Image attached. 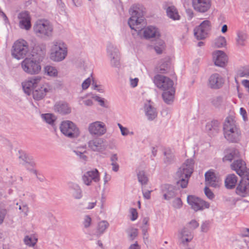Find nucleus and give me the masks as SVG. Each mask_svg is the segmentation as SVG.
Returning a JSON list of instances; mask_svg holds the SVG:
<instances>
[{
    "label": "nucleus",
    "mask_w": 249,
    "mask_h": 249,
    "mask_svg": "<svg viewBox=\"0 0 249 249\" xmlns=\"http://www.w3.org/2000/svg\"><path fill=\"white\" fill-rule=\"evenodd\" d=\"M88 131L91 135L100 137L106 133L107 128L103 122L95 121L89 124Z\"/></svg>",
    "instance_id": "nucleus-13"
},
{
    "label": "nucleus",
    "mask_w": 249,
    "mask_h": 249,
    "mask_svg": "<svg viewBox=\"0 0 249 249\" xmlns=\"http://www.w3.org/2000/svg\"><path fill=\"white\" fill-rule=\"evenodd\" d=\"M204 192L206 196L210 199H212L214 197V195L211 190L206 187L204 189Z\"/></svg>",
    "instance_id": "nucleus-56"
},
{
    "label": "nucleus",
    "mask_w": 249,
    "mask_h": 249,
    "mask_svg": "<svg viewBox=\"0 0 249 249\" xmlns=\"http://www.w3.org/2000/svg\"><path fill=\"white\" fill-rule=\"evenodd\" d=\"M240 235L242 237H249V229L243 228L241 230Z\"/></svg>",
    "instance_id": "nucleus-59"
},
{
    "label": "nucleus",
    "mask_w": 249,
    "mask_h": 249,
    "mask_svg": "<svg viewBox=\"0 0 249 249\" xmlns=\"http://www.w3.org/2000/svg\"><path fill=\"white\" fill-rule=\"evenodd\" d=\"M223 131L225 138L232 142H238L241 138V132L236 122L231 117L226 118L223 124Z\"/></svg>",
    "instance_id": "nucleus-5"
},
{
    "label": "nucleus",
    "mask_w": 249,
    "mask_h": 249,
    "mask_svg": "<svg viewBox=\"0 0 249 249\" xmlns=\"http://www.w3.org/2000/svg\"><path fill=\"white\" fill-rule=\"evenodd\" d=\"M34 31L36 36L43 37L51 36L53 26L47 20H38L34 25Z\"/></svg>",
    "instance_id": "nucleus-7"
},
{
    "label": "nucleus",
    "mask_w": 249,
    "mask_h": 249,
    "mask_svg": "<svg viewBox=\"0 0 249 249\" xmlns=\"http://www.w3.org/2000/svg\"><path fill=\"white\" fill-rule=\"evenodd\" d=\"M41 61L32 58H26L21 63V67L26 73L31 74H36L41 70Z\"/></svg>",
    "instance_id": "nucleus-8"
},
{
    "label": "nucleus",
    "mask_w": 249,
    "mask_h": 249,
    "mask_svg": "<svg viewBox=\"0 0 249 249\" xmlns=\"http://www.w3.org/2000/svg\"><path fill=\"white\" fill-rule=\"evenodd\" d=\"M155 85L163 90H168L173 88V81L169 78L160 74L156 75L153 79Z\"/></svg>",
    "instance_id": "nucleus-11"
},
{
    "label": "nucleus",
    "mask_w": 249,
    "mask_h": 249,
    "mask_svg": "<svg viewBox=\"0 0 249 249\" xmlns=\"http://www.w3.org/2000/svg\"><path fill=\"white\" fill-rule=\"evenodd\" d=\"M69 188L72 196L75 199H80L82 197V192L79 186L74 183L69 184Z\"/></svg>",
    "instance_id": "nucleus-29"
},
{
    "label": "nucleus",
    "mask_w": 249,
    "mask_h": 249,
    "mask_svg": "<svg viewBox=\"0 0 249 249\" xmlns=\"http://www.w3.org/2000/svg\"><path fill=\"white\" fill-rule=\"evenodd\" d=\"M84 183L87 185H90L92 181L98 182L100 180L99 173L96 169L86 172L82 177Z\"/></svg>",
    "instance_id": "nucleus-20"
},
{
    "label": "nucleus",
    "mask_w": 249,
    "mask_h": 249,
    "mask_svg": "<svg viewBox=\"0 0 249 249\" xmlns=\"http://www.w3.org/2000/svg\"><path fill=\"white\" fill-rule=\"evenodd\" d=\"M209 222L205 221L203 222L201 226V231L202 232H206L209 229Z\"/></svg>",
    "instance_id": "nucleus-55"
},
{
    "label": "nucleus",
    "mask_w": 249,
    "mask_h": 249,
    "mask_svg": "<svg viewBox=\"0 0 249 249\" xmlns=\"http://www.w3.org/2000/svg\"><path fill=\"white\" fill-rule=\"evenodd\" d=\"M60 129L61 132L70 138L77 137L79 135L78 128L71 121H64L61 124Z\"/></svg>",
    "instance_id": "nucleus-10"
},
{
    "label": "nucleus",
    "mask_w": 249,
    "mask_h": 249,
    "mask_svg": "<svg viewBox=\"0 0 249 249\" xmlns=\"http://www.w3.org/2000/svg\"><path fill=\"white\" fill-rule=\"evenodd\" d=\"M187 202L191 206L192 209L195 211L202 210L204 208H208L210 207L209 203L193 195L187 196Z\"/></svg>",
    "instance_id": "nucleus-14"
},
{
    "label": "nucleus",
    "mask_w": 249,
    "mask_h": 249,
    "mask_svg": "<svg viewBox=\"0 0 249 249\" xmlns=\"http://www.w3.org/2000/svg\"><path fill=\"white\" fill-rule=\"evenodd\" d=\"M159 46L158 45H156L155 46V50L156 53L158 54H160L162 53L163 50L164 49V43L162 41H160L159 43Z\"/></svg>",
    "instance_id": "nucleus-45"
},
{
    "label": "nucleus",
    "mask_w": 249,
    "mask_h": 249,
    "mask_svg": "<svg viewBox=\"0 0 249 249\" xmlns=\"http://www.w3.org/2000/svg\"><path fill=\"white\" fill-rule=\"evenodd\" d=\"M93 99H94L95 100L97 101L99 103V104L100 106L103 107H105V102L104 99L101 98L98 96H93L92 97Z\"/></svg>",
    "instance_id": "nucleus-60"
},
{
    "label": "nucleus",
    "mask_w": 249,
    "mask_h": 249,
    "mask_svg": "<svg viewBox=\"0 0 249 249\" xmlns=\"http://www.w3.org/2000/svg\"><path fill=\"white\" fill-rule=\"evenodd\" d=\"M182 206V202L180 198H176L173 201V206L176 209H179Z\"/></svg>",
    "instance_id": "nucleus-49"
},
{
    "label": "nucleus",
    "mask_w": 249,
    "mask_h": 249,
    "mask_svg": "<svg viewBox=\"0 0 249 249\" xmlns=\"http://www.w3.org/2000/svg\"><path fill=\"white\" fill-rule=\"evenodd\" d=\"M178 237L180 243L183 246H186L188 243L191 242L193 239V235L192 231L185 227L178 231Z\"/></svg>",
    "instance_id": "nucleus-17"
},
{
    "label": "nucleus",
    "mask_w": 249,
    "mask_h": 249,
    "mask_svg": "<svg viewBox=\"0 0 249 249\" xmlns=\"http://www.w3.org/2000/svg\"><path fill=\"white\" fill-rule=\"evenodd\" d=\"M28 52V45L25 40H17L14 43L12 51V55L14 58L17 59H22L26 56Z\"/></svg>",
    "instance_id": "nucleus-9"
},
{
    "label": "nucleus",
    "mask_w": 249,
    "mask_h": 249,
    "mask_svg": "<svg viewBox=\"0 0 249 249\" xmlns=\"http://www.w3.org/2000/svg\"><path fill=\"white\" fill-rule=\"evenodd\" d=\"M42 118L48 124L53 125L55 121L56 117L51 113L42 114Z\"/></svg>",
    "instance_id": "nucleus-39"
},
{
    "label": "nucleus",
    "mask_w": 249,
    "mask_h": 249,
    "mask_svg": "<svg viewBox=\"0 0 249 249\" xmlns=\"http://www.w3.org/2000/svg\"><path fill=\"white\" fill-rule=\"evenodd\" d=\"M46 53V46L43 43H36L33 46L32 51V57L42 61Z\"/></svg>",
    "instance_id": "nucleus-19"
},
{
    "label": "nucleus",
    "mask_w": 249,
    "mask_h": 249,
    "mask_svg": "<svg viewBox=\"0 0 249 249\" xmlns=\"http://www.w3.org/2000/svg\"><path fill=\"white\" fill-rule=\"evenodd\" d=\"M145 113L149 120H153L157 116L156 109L152 105L150 101H148L144 105Z\"/></svg>",
    "instance_id": "nucleus-25"
},
{
    "label": "nucleus",
    "mask_w": 249,
    "mask_h": 249,
    "mask_svg": "<svg viewBox=\"0 0 249 249\" xmlns=\"http://www.w3.org/2000/svg\"><path fill=\"white\" fill-rule=\"evenodd\" d=\"M211 24L209 20L203 21L199 26L194 29V35L198 40L205 38L211 30Z\"/></svg>",
    "instance_id": "nucleus-12"
},
{
    "label": "nucleus",
    "mask_w": 249,
    "mask_h": 249,
    "mask_svg": "<svg viewBox=\"0 0 249 249\" xmlns=\"http://www.w3.org/2000/svg\"><path fill=\"white\" fill-rule=\"evenodd\" d=\"M237 75L240 77H246L249 78V68H246L243 71H239Z\"/></svg>",
    "instance_id": "nucleus-48"
},
{
    "label": "nucleus",
    "mask_w": 249,
    "mask_h": 249,
    "mask_svg": "<svg viewBox=\"0 0 249 249\" xmlns=\"http://www.w3.org/2000/svg\"><path fill=\"white\" fill-rule=\"evenodd\" d=\"M107 52L110 59L119 56L118 49L111 44H108L107 47Z\"/></svg>",
    "instance_id": "nucleus-37"
},
{
    "label": "nucleus",
    "mask_w": 249,
    "mask_h": 249,
    "mask_svg": "<svg viewBox=\"0 0 249 249\" xmlns=\"http://www.w3.org/2000/svg\"><path fill=\"white\" fill-rule=\"evenodd\" d=\"M163 91L162 96L164 101L167 104H171L174 100L175 91L174 89L171 88L168 90Z\"/></svg>",
    "instance_id": "nucleus-31"
},
{
    "label": "nucleus",
    "mask_w": 249,
    "mask_h": 249,
    "mask_svg": "<svg viewBox=\"0 0 249 249\" xmlns=\"http://www.w3.org/2000/svg\"><path fill=\"white\" fill-rule=\"evenodd\" d=\"M7 213V211L6 209L0 208V225L3 223Z\"/></svg>",
    "instance_id": "nucleus-51"
},
{
    "label": "nucleus",
    "mask_w": 249,
    "mask_h": 249,
    "mask_svg": "<svg viewBox=\"0 0 249 249\" xmlns=\"http://www.w3.org/2000/svg\"><path fill=\"white\" fill-rule=\"evenodd\" d=\"M177 190L172 185L166 184L163 186L162 192L164 198L169 200L176 196Z\"/></svg>",
    "instance_id": "nucleus-27"
},
{
    "label": "nucleus",
    "mask_w": 249,
    "mask_h": 249,
    "mask_svg": "<svg viewBox=\"0 0 249 249\" xmlns=\"http://www.w3.org/2000/svg\"><path fill=\"white\" fill-rule=\"evenodd\" d=\"M19 159L26 163L30 162L29 158L26 154L24 153L20 154V155L19 156Z\"/></svg>",
    "instance_id": "nucleus-62"
},
{
    "label": "nucleus",
    "mask_w": 249,
    "mask_h": 249,
    "mask_svg": "<svg viewBox=\"0 0 249 249\" xmlns=\"http://www.w3.org/2000/svg\"><path fill=\"white\" fill-rule=\"evenodd\" d=\"M194 160L192 159H188L178 169L176 174L177 184L182 188L187 187L188 183V179L193 172Z\"/></svg>",
    "instance_id": "nucleus-3"
},
{
    "label": "nucleus",
    "mask_w": 249,
    "mask_h": 249,
    "mask_svg": "<svg viewBox=\"0 0 249 249\" xmlns=\"http://www.w3.org/2000/svg\"><path fill=\"white\" fill-rule=\"evenodd\" d=\"M17 205H18V209L23 213L24 216H27L28 215L29 207L26 204L22 203L19 204L17 203Z\"/></svg>",
    "instance_id": "nucleus-44"
},
{
    "label": "nucleus",
    "mask_w": 249,
    "mask_h": 249,
    "mask_svg": "<svg viewBox=\"0 0 249 249\" xmlns=\"http://www.w3.org/2000/svg\"><path fill=\"white\" fill-rule=\"evenodd\" d=\"M91 223V218L89 215H86L83 222L84 226L85 228L90 227Z\"/></svg>",
    "instance_id": "nucleus-52"
},
{
    "label": "nucleus",
    "mask_w": 249,
    "mask_h": 249,
    "mask_svg": "<svg viewBox=\"0 0 249 249\" xmlns=\"http://www.w3.org/2000/svg\"><path fill=\"white\" fill-rule=\"evenodd\" d=\"M105 142L106 141L103 138H97L89 141L88 146L93 151L103 152L107 147Z\"/></svg>",
    "instance_id": "nucleus-16"
},
{
    "label": "nucleus",
    "mask_w": 249,
    "mask_h": 249,
    "mask_svg": "<svg viewBox=\"0 0 249 249\" xmlns=\"http://www.w3.org/2000/svg\"><path fill=\"white\" fill-rule=\"evenodd\" d=\"M110 160L111 163L117 162L118 160V155L116 153H112L110 156Z\"/></svg>",
    "instance_id": "nucleus-63"
},
{
    "label": "nucleus",
    "mask_w": 249,
    "mask_h": 249,
    "mask_svg": "<svg viewBox=\"0 0 249 249\" xmlns=\"http://www.w3.org/2000/svg\"><path fill=\"white\" fill-rule=\"evenodd\" d=\"M45 72L51 76H55L57 74V71L56 68L51 66H46L45 67Z\"/></svg>",
    "instance_id": "nucleus-41"
},
{
    "label": "nucleus",
    "mask_w": 249,
    "mask_h": 249,
    "mask_svg": "<svg viewBox=\"0 0 249 249\" xmlns=\"http://www.w3.org/2000/svg\"><path fill=\"white\" fill-rule=\"evenodd\" d=\"M139 181L142 184H146L148 181V178L143 171H140L138 174Z\"/></svg>",
    "instance_id": "nucleus-43"
},
{
    "label": "nucleus",
    "mask_w": 249,
    "mask_h": 249,
    "mask_svg": "<svg viewBox=\"0 0 249 249\" xmlns=\"http://www.w3.org/2000/svg\"><path fill=\"white\" fill-rule=\"evenodd\" d=\"M192 4L195 10L204 13L210 8L211 1L210 0H192Z\"/></svg>",
    "instance_id": "nucleus-21"
},
{
    "label": "nucleus",
    "mask_w": 249,
    "mask_h": 249,
    "mask_svg": "<svg viewBox=\"0 0 249 249\" xmlns=\"http://www.w3.org/2000/svg\"><path fill=\"white\" fill-rule=\"evenodd\" d=\"M170 62L168 59L161 60L156 68L157 72L160 73H167L170 68Z\"/></svg>",
    "instance_id": "nucleus-30"
},
{
    "label": "nucleus",
    "mask_w": 249,
    "mask_h": 249,
    "mask_svg": "<svg viewBox=\"0 0 249 249\" xmlns=\"http://www.w3.org/2000/svg\"><path fill=\"white\" fill-rule=\"evenodd\" d=\"M131 17L129 18L128 24L132 30L138 34L144 29L146 22L143 17V12L137 6L132 7L130 10Z\"/></svg>",
    "instance_id": "nucleus-4"
},
{
    "label": "nucleus",
    "mask_w": 249,
    "mask_h": 249,
    "mask_svg": "<svg viewBox=\"0 0 249 249\" xmlns=\"http://www.w3.org/2000/svg\"><path fill=\"white\" fill-rule=\"evenodd\" d=\"M67 55V47L62 41H53L51 47L50 59L55 62L63 60Z\"/></svg>",
    "instance_id": "nucleus-6"
},
{
    "label": "nucleus",
    "mask_w": 249,
    "mask_h": 249,
    "mask_svg": "<svg viewBox=\"0 0 249 249\" xmlns=\"http://www.w3.org/2000/svg\"><path fill=\"white\" fill-rule=\"evenodd\" d=\"M54 110L55 112L61 114H67L71 112V110L67 103L59 102L54 106Z\"/></svg>",
    "instance_id": "nucleus-28"
},
{
    "label": "nucleus",
    "mask_w": 249,
    "mask_h": 249,
    "mask_svg": "<svg viewBox=\"0 0 249 249\" xmlns=\"http://www.w3.org/2000/svg\"><path fill=\"white\" fill-rule=\"evenodd\" d=\"M128 249H141V246L138 244V242L136 241L134 243L131 244Z\"/></svg>",
    "instance_id": "nucleus-64"
},
{
    "label": "nucleus",
    "mask_w": 249,
    "mask_h": 249,
    "mask_svg": "<svg viewBox=\"0 0 249 249\" xmlns=\"http://www.w3.org/2000/svg\"><path fill=\"white\" fill-rule=\"evenodd\" d=\"M138 232L137 229L132 228L128 233V236L131 241L134 240L138 236Z\"/></svg>",
    "instance_id": "nucleus-46"
},
{
    "label": "nucleus",
    "mask_w": 249,
    "mask_h": 249,
    "mask_svg": "<svg viewBox=\"0 0 249 249\" xmlns=\"http://www.w3.org/2000/svg\"><path fill=\"white\" fill-rule=\"evenodd\" d=\"M231 168L242 177L236 188L237 194L246 196L249 192V169L247 168L245 162L242 160H235L231 164Z\"/></svg>",
    "instance_id": "nucleus-1"
},
{
    "label": "nucleus",
    "mask_w": 249,
    "mask_h": 249,
    "mask_svg": "<svg viewBox=\"0 0 249 249\" xmlns=\"http://www.w3.org/2000/svg\"><path fill=\"white\" fill-rule=\"evenodd\" d=\"M131 217L130 219L132 221L135 220L138 217V213L136 209L132 208L130 209Z\"/></svg>",
    "instance_id": "nucleus-57"
},
{
    "label": "nucleus",
    "mask_w": 249,
    "mask_h": 249,
    "mask_svg": "<svg viewBox=\"0 0 249 249\" xmlns=\"http://www.w3.org/2000/svg\"><path fill=\"white\" fill-rule=\"evenodd\" d=\"M224 102V99L222 96H217L213 97L211 99V103L212 105L215 107H221Z\"/></svg>",
    "instance_id": "nucleus-40"
},
{
    "label": "nucleus",
    "mask_w": 249,
    "mask_h": 249,
    "mask_svg": "<svg viewBox=\"0 0 249 249\" xmlns=\"http://www.w3.org/2000/svg\"><path fill=\"white\" fill-rule=\"evenodd\" d=\"M237 36L236 45L239 47L245 46L248 38L247 34L245 31H239L237 32Z\"/></svg>",
    "instance_id": "nucleus-33"
},
{
    "label": "nucleus",
    "mask_w": 249,
    "mask_h": 249,
    "mask_svg": "<svg viewBox=\"0 0 249 249\" xmlns=\"http://www.w3.org/2000/svg\"><path fill=\"white\" fill-rule=\"evenodd\" d=\"M164 155L166 157L165 162L167 163H170L174 160V156L167 152H165Z\"/></svg>",
    "instance_id": "nucleus-53"
},
{
    "label": "nucleus",
    "mask_w": 249,
    "mask_h": 249,
    "mask_svg": "<svg viewBox=\"0 0 249 249\" xmlns=\"http://www.w3.org/2000/svg\"><path fill=\"white\" fill-rule=\"evenodd\" d=\"M223 84L224 79L218 73H213L209 78L208 84L212 89H219L222 86Z\"/></svg>",
    "instance_id": "nucleus-22"
},
{
    "label": "nucleus",
    "mask_w": 249,
    "mask_h": 249,
    "mask_svg": "<svg viewBox=\"0 0 249 249\" xmlns=\"http://www.w3.org/2000/svg\"><path fill=\"white\" fill-rule=\"evenodd\" d=\"M73 152L79 157V158L83 161H87L88 159V157L85 155V153L86 151L84 152L79 151L78 150H74Z\"/></svg>",
    "instance_id": "nucleus-50"
},
{
    "label": "nucleus",
    "mask_w": 249,
    "mask_h": 249,
    "mask_svg": "<svg viewBox=\"0 0 249 249\" xmlns=\"http://www.w3.org/2000/svg\"><path fill=\"white\" fill-rule=\"evenodd\" d=\"M109 225L108 222L106 220H102L98 222L95 235L97 237H100L108 228Z\"/></svg>",
    "instance_id": "nucleus-32"
},
{
    "label": "nucleus",
    "mask_w": 249,
    "mask_h": 249,
    "mask_svg": "<svg viewBox=\"0 0 249 249\" xmlns=\"http://www.w3.org/2000/svg\"><path fill=\"white\" fill-rule=\"evenodd\" d=\"M91 83V80L90 78L86 79L82 84V87L83 90L87 89Z\"/></svg>",
    "instance_id": "nucleus-54"
},
{
    "label": "nucleus",
    "mask_w": 249,
    "mask_h": 249,
    "mask_svg": "<svg viewBox=\"0 0 249 249\" xmlns=\"http://www.w3.org/2000/svg\"><path fill=\"white\" fill-rule=\"evenodd\" d=\"M237 181V177L234 174H230L225 180V186L227 189H232L235 187Z\"/></svg>",
    "instance_id": "nucleus-35"
},
{
    "label": "nucleus",
    "mask_w": 249,
    "mask_h": 249,
    "mask_svg": "<svg viewBox=\"0 0 249 249\" xmlns=\"http://www.w3.org/2000/svg\"><path fill=\"white\" fill-rule=\"evenodd\" d=\"M213 61L215 66L224 67L228 61L227 56L222 51L217 50L213 53Z\"/></svg>",
    "instance_id": "nucleus-18"
},
{
    "label": "nucleus",
    "mask_w": 249,
    "mask_h": 249,
    "mask_svg": "<svg viewBox=\"0 0 249 249\" xmlns=\"http://www.w3.org/2000/svg\"><path fill=\"white\" fill-rule=\"evenodd\" d=\"M19 27L25 30H29L31 28V17L28 11H23L18 15Z\"/></svg>",
    "instance_id": "nucleus-15"
},
{
    "label": "nucleus",
    "mask_w": 249,
    "mask_h": 249,
    "mask_svg": "<svg viewBox=\"0 0 249 249\" xmlns=\"http://www.w3.org/2000/svg\"><path fill=\"white\" fill-rule=\"evenodd\" d=\"M23 241L26 246L34 247L37 242V238L33 235H26L24 237Z\"/></svg>",
    "instance_id": "nucleus-38"
},
{
    "label": "nucleus",
    "mask_w": 249,
    "mask_h": 249,
    "mask_svg": "<svg viewBox=\"0 0 249 249\" xmlns=\"http://www.w3.org/2000/svg\"><path fill=\"white\" fill-rule=\"evenodd\" d=\"M41 80V77L36 76L22 83L24 92L28 95H30L32 93L34 99L36 100L43 99L50 89L47 84L38 85Z\"/></svg>",
    "instance_id": "nucleus-2"
},
{
    "label": "nucleus",
    "mask_w": 249,
    "mask_h": 249,
    "mask_svg": "<svg viewBox=\"0 0 249 249\" xmlns=\"http://www.w3.org/2000/svg\"><path fill=\"white\" fill-rule=\"evenodd\" d=\"M111 64L112 66L118 67L119 65V56L115 57L114 58H110Z\"/></svg>",
    "instance_id": "nucleus-61"
},
{
    "label": "nucleus",
    "mask_w": 249,
    "mask_h": 249,
    "mask_svg": "<svg viewBox=\"0 0 249 249\" xmlns=\"http://www.w3.org/2000/svg\"><path fill=\"white\" fill-rule=\"evenodd\" d=\"M239 151L235 148H231L226 151V155L223 158L224 161H231L234 158L239 156Z\"/></svg>",
    "instance_id": "nucleus-34"
},
{
    "label": "nucleus",
    "mask_w": 249,
    "mask_h": 249,
    "mask_svg": "<svg viewBox=\"0 0 249 249\" xmlns=\"http://www.w3.org/2000/svg\"><path fill=\"white\" fill-rule=\"evenodd\" d=\"M167 16L173 20H178L180 16L178 15V10L174 6H169L166 9Z\"/></svg>",
    "instance_id": "nucleus-36"
},
{
    "label": "nucleus",
    "mask_w": 249,
    "mask_h": 249,
    "mask_svg": "<svg viewBox=\"0 0 249 249\" xmlns=\"http://www.w3.org/2000/svg\"><path fill=\"white\" fill-rule=\"evenodd\" d=\"M198 225L199 224L196 221L192 220L188 223V224L186 225V227L192 231L198 227Z\"/></svg>",
    "instance_id": "nucleus-47"
},
{
    "label": "nucleus",
    "mask_w": 249,
    "mask_h": 249,
    "mask_svg": "<svg viewBox=\"0 0 249 249\" xmlns=\"http://www.w3.org/2000/svg\"><path fill=\"white\" fill-rule=\"evenodd\" d=\"M205 177L206 185L214 188L219 186V178L213 172H207L205 174Z\"/></svg>",
    "instance_id": "nucleus-23"
},
{
    "label": "nucleus",
    "mask_w": 249,
    "mask_h": 249,
    "mask_svg": "<svg viewBox=\"0 0 249 249\" xmlns=\"http://www.w3.org/2000/svg\"><path fill=\"white\" fill-rule=\"evenodd\" d=\"M206 129L210 136H215L219 131L220 123L216 120L208 123L206 125Z\"/></svg>",
    "instance_id": "nucleus-24"
},
{
    "label": "nucleus",
    "mask_w": 249,
    "mask_h": 249,
    "mask_svg": "<svg viewBox=\"0 0 249 249\" xmlns=\"http://www.w3.org/2000/svg\"><path fill=\"white\" fill-rule=\"evenodd\" d=\"M143 36L145 38H158L160 36L159 30L154 26H148L143 31Z\"/></svg>",
    "instance_id": "nucleus-26"
},
{
    "label": "nucleus",
    "mask_w": 249,
    "mask_h": 249,
    "mask_svg": "<svg viewBox=\"0 0 249 249\" xmlns=\"http://www.w3.org/2000/svg\"><path fill=\"white\" fill-rule=\"evenodd\" d=\"M214 46L217 48H221L226 44V39L224 37L219 36L214 40Z\"/></svg>",
    "instance_id": "nucleus-42"
},
{
    "label": "nucleus",
    "mask_w": 249,
    "mask_h": 249,
    "mask_svg": "<svg viewBox=\"0 0 249 249\" xmlns=\"http://www.w3.org/2000/svg\"><path fill=\"white\" fill-rule=\"evenodd\" d=\"M121 134L123 136H126L129 134L133 135L134 134L133 132H129L128 129L127 127H123L121 130Z\"/></svg>",
    "instance_id": "nucleus-58"
}]
</instances>
